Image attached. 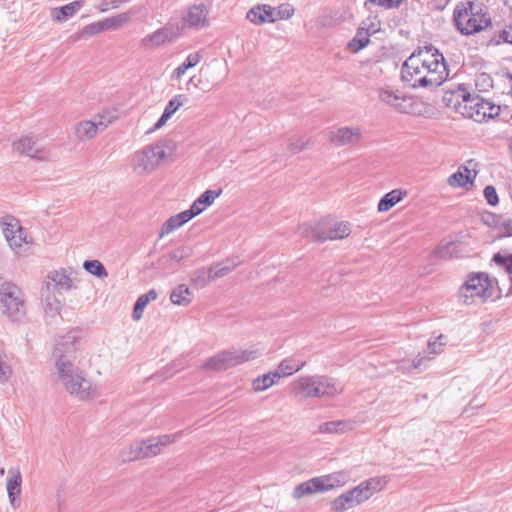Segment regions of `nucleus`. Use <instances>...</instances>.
I'll return each instance as SVG.
<instances>
[{
    "instance_id": "393cba45",
    "label": "nucleus",
    "mask_w": 512,
    "mask_h": 512,
    "mask_svg": "<svg viewBox=\"0 0 512 512\" xmlns=\"http://www.w3.org/2000/svg\"><path fill=\"white\" fill-rule=\"evenodd\" d=\"M318 390L319 396L322 397H334L343 392V386L341 383L332 377L326 375H318Z\"/></svg>"
},
{
    "instance_id": "3c124183",
    "label": "nucleus",
    "mask_w": 512,
    "mask_h": 512,
    "mask_svg": "<svg viewBox=\"0 0 512 512\" xmlns=\"http://www.w3.org/2000/svg\"><path fill=\"white\" fill-rule=\"evenodd\" d=\"M232 266H214V267H210V278H212V280H215L217 278H221V277H224L225 275H227L229 272H231L232 270Z\"/></svg>"
},
{
    "instance_id": "774afa93",
    "label": "nucleus",
    "mask_w": 512,
    "mask_h": 512,
    "mask_svg": "<svg viewBox=\"0 0 512 512\" xmlns=\"http://www.w3.org/2000/svg\"><path fill=\"white\" fill-rule=\"evenodd\" d=\"M507 228H508L509 234L512 235V221H509L507 223Z\"/></svg>"
},
{
    "instance_id": "a18cd8bd",
    "label": "nucleus",
    "mask_w": 512,
    "mask_h": 512,
    "mask_svg": "<svg viewBox=\"0 0 512 512\" xmlns=\"http://www.w3.org/2000/svg\"><path fill=\"white\" fill-rule=\"evenodd\" d=\"M273 385V380L270 379V376L267 374H263L252 382V387L254 391L261 392L268 388H270Z\"/></svg>"
},
{
    "instance_id": "6e6552de",
    "label": "nucleus",
    "mask_w": 512,
    "mask_h": 512,
    "mask_svg": "<svg viewBox=\"0 0 512 512\" xmlns=\"http://www.w3.org/2000/svg\"><path fill=\"white\" fill-rule=\"evenodd\" d=\"M177 438V434H172L134 442L129 448V453L123 454V459L125 461H134L142 458L154 457L159 455L163 451L164 447L174 443Z\"/></svg>"
},
{
    "instance_id": "69168bd1",
    "label": "nucleus",
    "mask_w": 512,
    "mask_h": 512,
    "mask_svg": "<svg viewBox=\"0 0 512 512\" xmlns=\"http://www.w3.org/2000/svg\"><path fill=\"white\" fill-rule=\"evenodd\" d=\"M279 13H280V15H281L280 17H281V18H285V19L290 18V17H291V15H292V11H290V10H288V9H285V10H283V11H280Z\"/></svg>"
},
{
    "instance_id": "0e129e2a",
    "label": "nucleus",
    "mask_w": 512,
    "mask_h": 512,
    "mask_svg": "<svg viewBox=\"0 0 512 512\" xmlns=\"http://www.w3.org/2000/svg\"><path fill=\"white\" fill-rule=\"evenodd\" d=\"M464 174L470 176V179H473L476 176V172L474 171V175H472V170L468 168L466 165L460 167Z\"/></svg>"
},
{
    "instance_id": "49530a36",
    "label": "nucleus",
    "mask_w": 512,
    "mask_h": 512,
    "mask_svg": "<svg viewBox=\"0 0 512 512\" xmlns=\"http://www.w3.org/2000/svg\"><path fill=\"white\" fill-rule=\"evenodd\" d=\"M192 249L188 246H180L169 252L168 257L173 261H181L191 256Z\"/></svg>"
},
{
    "instance_id": "cd10ccee",
    "label": "nucleus",
    "mask_w": 512,
    "mask_h": 512,
    "mask_svg": "<svg viewBox=\"0 0 512 512\" xmlns=\"http://www.w3.org/2000/svg\"><path fill=\"white\" fill-rule=\"evenodd\" d=\"M84 5V0H77L62 7H56L51 10V17L56 22H65L73 17Z\"/></svg>"
},
{
    "instance_id": "2eb2a0df",
    "label": "nucleus",
    "mask_w": 512,
    "mask_h": 512,
    "mask_svg": "<svg viewBox=\"0 0 512 512\" xmlns=\"http://www.w3.org/2000/svg\"><path fill=\"white\" fill-rule=\"evenodd\" d=\"M379 99L400 113H412L414 111L415 102L413 98L391 87L380 88Z\"/></svg>"
},
{
    "instance_id": "6ab92c4d",
    "label": "nucleus",
    "mask_w": 512,
    "mask_h": 512,
    "mask_svg": "<svg viewBox=\"0 0 512 512\" xmlns=\"http://www.w3.org/2000/svg\"><path fill=\"white\" fill-rule=\"evenodd\" d=\"M179 35V29L174 28L173 24L169 23L166 26L154 31L153 33L145 36L141 40V46L145 49H153L166 42H171Z\"/></svg>"
},
{
    "instance_id": "7ed1b4c3",
    "label": "nucleus",
    "mask_w": 512,
    "mask_h": 512,
    "mask_svg": "<svg viewBox=\"0 0 512 512\" xmlns=\"http://www.w3.org/2000/svg\"><path fill=\"white\" fill-rule=\"evenodd\" d=\"M456 30L464 36H472L492 26L488 8L479 1L467 0L456 5L453 11Z\"/></svg>"
},
{
    "instance_id": "c756f323",
    "label": "nucleus",
    "mask_w": 512,
    "mask_h": 512,
    "mask_svg": "<svg viewBox=\"0 0 512 512\" xmlns=\"http://www.w3.org/2000/svg\"><path fill=\"white\" fill-rule=\"evenodd\" d=\"M247 19L257 25L265 22H274L276 18L273 16V10L270 6L263 5L252 8L247 13Z\"/></svg>"
},
{
    "instance_id": "a878e982",
    "label": "nucleus",
    "mask_w": 512,
    "mask_h": 512,
    "mask_svg": "<svg viewBox=\"0 0 512 512\" xmlns=\"http://www.w3.org/2000/svg\"><path fill=\"white\" fill-rule=\"evenodd\" d=\"M322 491L327 492L335 488L343 487L350 480V474L346 471H337L318 477Z\"/></svg>"
},
{
    "instance_id": "37998d69",
    "label": "nucleus",
    "mask_w": 512,
    "mask_h": 512,
    "mask_svg": "<svg viewBox=\"0 0 512 512\" xmlns=\"http://www.w3.org/2000/svg\"><path fill=\"white\" fill-rule=\"evenodd\" d=\"M12 375V368L6 361V354L0 350V383H6Z\"/></svg>"
},
{
    "instance_id": "a19ab883",
    "label": "nucleus",
    "mask_w": 512,
    "mask_h": 512,
    "mask_svg": "<svg viewBox=\"0 0 512 512\" xmlns=\"http://www.w3.org/2000/svg\"><path fill=\"white\" fill-rule=\"evenodd\" d=\"M468 183H473V179H470V176L464 174L461 168L458 169L457 172L453 173L448 178V184L451 187H464Z\"/></svg>"
},
{
    "instance_id": "864d4df0",
    "label": "nucleus",
    "mask_w": 512,
    "mask_h": 512,
    "mask_svg": "<svg viewBox=\"0 0 512 512\" xmlns=\"http://www.w3.org/2000/svg\"><path fill=\"white\" fill-rule=\"evenodd\" d=\"M484 196L490 205H496L499 202L496 189L493 186H486L484 189Z\"/></svg>"
},
{
    "instance_id": "c85d7f7f",
    "label": "nucleus",
    "mask_w": 512,
    "mask_h": 512,
    "mask_svg": "<svg viewBox=\"0 0 512 512\" xmlns=\"http://www.w3.org/2000/svg\"><path fill=\"white\" fill-rule=\"evenodd\" d=\"M408 192L403 189H394L386 193L378 202L377 210L379 212H387L403 200Z\"/></svg>"
},
{
    "instance_id": "c9c22d12",
    "label": "nucleus",
    "mask_w": 512,
    "mask_h": 512,
    "mask_svg": "<svg viewBox=\"0 0 512 512\" xmlns=\"http://www.w3.org/2000/svg\"><path fill=\"white\" fill-rule=\"evenodd\" d=\"M170 300L175 305L186 306L191 302V291L185 284H180L171 291Z\"/></svg>"
},
{
    "instance_id": "7c9ffc66",
    "label": "nucleus",
    "mask_w": 512,
    "mask_h": 512,
    "mask_svg": "<svg viewBox=\"0 0 512 512\" xmlns=\"http://www.w3.org/2000/svg\"><path fill=\"white\" fill-rule=\"evenodd\" d=\"M323 492L318 477L311 478L299 485L293 490V497L301 499L302 497L312 495L314 493Z\"/></svg>"
},
{
    "instance_id": "052dcab7",
    "label": "nucleus",
    "mask_w": 512,
    "mask_h": 512,
    "mask_svg": "<svg viewBox=\"0 0 512 512\" xmlns=\"http://www.w3.org/2000/svg\"><path fill=\"white\" fill-rule=\"evenodd\" d=\"M171 117H172V115L170 113L164 111L163 114L161 115V117L155 123L154 129L157 130V129H160L161 127H163Z\"/></svg>"
},
{
    "instance_id": "f8f14e48",
    "label": "nucleus",
    "mask_w": 512,
    "mask_h": 512,
    "mask_svg": "<svg viewBox=\"0 0 512 512\" xmlns=\"http://www.w3.org/2000/svg\"><path fill=\"white\" fill-rule=\"evenodd\" d=\"M3 232L10 248L16 254H22L26 251V247L30 248L34 243L31 234L20 226L15 219L4 223Z\"/></svg>"
},
{
    "instance_id": "e2e57ef3",
    "label": "nucleus",
    "mask_w": 512,
    "mask_h": 512,
    "mask_svg": "<svg viewBox=\"0 0 512 512\" xmlns=\"http://www.w3.org/2000/svg\"><path fill=\"white\" fill-rule=\"evenodd\" d=\"M146 297L147 301L151 302L157 298V292L154 289H151L146 294H143Z\"/></svg>"
},
{
    "instance_id": "680f3d73",
    "label": "nucleus",
    "mask_w": 512,
    "mask_h": 512,
    "mask_svg": "<svg viewBox=\"0 0 512 512\" xmlns=\"http://www.w3.org/2000/svg\"><path fill=\"white\" fill-rule=\"evenodd\" d=\"M270 376V379L273 380V385L276 384L282 377H284L280 372L279 369L276 368L274 371H270L266 373Z\"/></svg>"
},
{
    "instance_id": "9d476101",
    "label": "nucleus",
    "mask_w": 512,
    "mask_h": 512,
    "mask_svg": "<svg viewBox=\"0 0 512 512\" xmlns=\"http://www.w3.org/2000/svg\"><path fill=\"white\" fill-rule=\"evenodd\" d=\"M134 11L130 10L127 12L120 13L113 17L106 18L101 21H97L85 26L81 31L74 34L71 38L73 41H78L82 38H87L103 31L116 30L130 22Z\"/></svg>"
},
{
    "instance_id": "58836bf2",
    "label": "nucleus",
    "mask_w": 512,
    "mask_h": 512,
    "mask_svg": "<svg viewBox=\"0 0 512 512\" xmlns=\"http://www.w3.org/2000/svg\"><path fill=\"white\" fill-rule=\"evenodd\" d=\"M456 253V246L454 242H447L439 245L433 251V256L439 259H451Z\"/></svg>"
},
{
    "instance_id": "338daca9",
    "label": "nucleus",
    "mask_w": 512,
    "mask_h": 512,
    "mask_svg": "<svg viewBox=\"0 0 512 512\" xmlns=\"http://www.w3.org/2000/svg\"><path fill=\"white\" fill-rule=\"evenodd\" d=\"M424 358H425V357H420V358L416 359V360L413 362L412 368H414V369L418 368V367L421 365V363H422V361H423V359H424Z\"/></svg>"
},
{
    "instance_id": "8fccbe9b",
    "label": "nucleus",
    "mask_w": 512,
    "mask_h": 512,
    "mask_svg": "<svg viewBox=\"0 0 512 512\" xmlns=\"http://www.w3.org/2000/svg\"><path fill=\"white\" fill-rule=\"evenodd\" d=\"M446 345V338L443 335H439L434 341L428 342L429 354H439L443 347Z\"/></svg>"
},
{
    "instance_id": "603ef678",
    "label": "nucleus",
    "mask_w": 512,
    "mask_h": 512,
    "mask_svg": "<svg viewBox=\"0 0 512 512\" xmlns=\"http://www.w3.org/2000/svg\"><path fill=\"white\" fill-rule=\"evenodd\" d=\"M183 98V95H178V96H175L173 99H171L167 105L165 106V109L164 111L170 113L171 115H173L178 109L179 107L182 106V101L181 99Z\"/></svg>"
},
{
    "instance_id": "4468645a",
    "label": "nucleus",
    "mask_w": 512,
    "mask_h": 512,
    "mask_svg": "<svg viewBox=\"0 0 512 512\" xmlns=\"http://www.w3.org/2000/svg\"><path fill=\"white\" fill-rule=\"evenodd\" d=\"M111 122V118L104 114H97L90 120H82L74 126L75 137L80 142L92 140L103 132Z\"/></svg>"
},
{
    "instance_id": "412c9836",
    "label": "nucleus",
    "mask_w": 512,
    "mask_h": 512,
    "mask_svg": "<svg viewBox=\"0 0 512 512\" xmlns=\"http://www.w3.org/2000/svg\"><path fill=\"white\" fill-rule=\"evenodd\" d=\"M362 136L359 127H341L331 133L330 141L336 146L356 144Z\"/></svg>"
},
{
    "instance_id": "423d86ee",
    "label": "nucleus",
    "mask_w": 512,
    "mask_h": 512,
    "mask_svg": "<svg viewBox=\"0 0 512 512\" xmlns=\"http://www.w3.org/2000/svg\"><path fill=\"white\" fill-rule=\"evenodd\" d=\"M494 281L486 273L470 275L459 291V299L465 305L483 303L493 296Z\"/></svg>"
},
{
    "instance_id": "ddd939ff",
    "label": "nucleus",
    "mask_w": 512,
    "mask_h": 512,
    "mask_svg": "<svg viewBox=\"0 0 512 512\" xmlns=\"http://www.w3.org/2000/svg\"><path fill=\"white\" fill-rule=\"evenodd\" d=\"M301 234L307 238H310L315 242H324L326 240H337L347 237L350 232V226L346 222H339L330 227L327 231L321 229L320 224L316 226L303 225L301 228Z\"/></svg>"
},
{
    "instance_id": "1a4fd4ad",
    "label": "nucleus",
    "mask_w": 512,
    "mask_h": 512,
    "mask_svg": "<svg viewBox=\"0 0 512 512\" xmlns=\"http://www.w3.org/2000/svg\"><path fill=\"white\" fill-rule=\"evenodd\" d=\"M0 311L12 320H19L25 314L23 293L12 283L0 285Z\"/></svg>"
},
{
    "instance_id": "f03ea898",
    "label": "nucleus",
    "mask_w": 512,
    "mask_h": 512,
    "mask_svg": "<svg viewBox=\"0 0 512 512\" xmlns=\"http://www.w3.org/2000/svg\"><path fill=\"white\" fill-rule=\"evenodd\" d=\"M54 375L57 381L74 398L81 401L96 399L100 396L97 385H94L86 373L75 362H63L54 364Z\"/></svg>"
},
{
    "instance_id": "bf43d9fd",
    "label": "nucleus",
    "mask_w": 512,
    "mask_h": 512,
    "mask_svg": "<svg viewBox=\"0 0 512 512\" xmlns=\"http://www.w3.org/2000/svg\"><path fill=\"white\" fill-rule=\"evenodd\" d=\"M171 117H172V115L170 113L164 111L163 114L161 115V117L155 123L154 129L157 130V129H160L161 127H163Z\"/></svg>"
},
{
    "instance_id": "f704fd0d",
    "label": "nucleus",
    "mask_w": 512,
    "mask_h": 512,
    "mask_svg": "<svg viewBox=\"0 0 512 512\" xmlns=\"http://www.w3.org/2000/svg\"><path fill=\"white\" fill-rule=\"evenodd\" d=\"M351 429H353V423L348 420L330 421L319 426L321 433H344Z\"/></svg>"
},
{
    "instance_id": "aec40b11",
    "label": "nucleus",
    "mask_w": 512,
    "mask_h": 512,
    "mask_svg": "<svg viewBox=\"0 0 512 512\" xmlns=\"http://www.w3.org/2000/svg\"><path fill=\"white\" fill-rule=\"evenodd\" d=\"M317 380L318 375L299 377L290 384L291 391L300 399L318 398Z\"/></svg>"
},
{
    "instance_id": "9b49d317",
    "label": "nucleus",
    "mask_w": 512,
    "mask_h": 512,
    "mask_svg": "<svg viewBox=\"0 0 512 512\" xmlns=\"http://www.w3.org/2000/svg\"><path fill=\"white\" fill-rule=\"evenodd\" d=\"M81 345V335L78 330H71L65 335L61 336L57 341L53 351V361L59 363L75 362L76 353Z\"/></svg>"
},
{
    "instance_id": "72a5a7b5",
    "label": "nucleus",
    "mask_w": 512,
    "mask_h": 512,
    "mask_svg": "<svg viewBox=\"0 0 512 512\" xmlns=\"http://www.w3.org/2000/svg\"><path fill=\"white\" fill-rule=\"evenodd\" d=\"M305 364V361H301L295 358H285L279 363L277 368L284 377H289L301 370Z\"/></svg>"
},
{
    "instance_id": "4c0bfd02",
    "label": "nucleus",
    "mask_w": 512,
    "mask_h": 512,
    "mask_svg": "<svg viewBox=\"0 0 512 512\" xmlns=\"http://www.w3.org/2000/svg\"><path fill=\"white\" fill-rule=\"evenodd\" d=\"M83 268L88 273L99 278H106L108 276L104 265L98 260H86L83 264Z\"/></svg>"
},
{
    "instance_id": "09e8293b",
    "label": "nucleus",
    "mask_w": 512,
    "mask_h": 512,
    "mask_svg": "<svg viewBox=\"0 0 512 512\" xmlns=\"http://www.w3.org/2000/svg\"><path fill=\"white\" fill-rule=\"evenodd\" d=\"M309 146V140L304 137L291 139L289 143V150L293 154L300 153Z\"/></svg>"
},
{
    "instance_id": "13d9d810",
    "label": "nucleus",
    "mask_w": 512,
    "mask_h": 512,
    "mask_svg": "<svg viewBox=\"0 0 512 512\" xmlns=\"http://www.w3.org/2000/svg\"><path fill=\"white\" fill-rule=\"evenodd\" d=\"M171 117H172V115L170 113L164 111L163 114L161 115V117L155 123L154 129L157 130V129H160L161 127H163Z\"/></svg>"
},
{
    "instance_id": "4d7b16f0",
    "label": "nucleus",
    "mask_w": 512,
    "mask_h": 512,
    "mask_svg": "<svg viewBox=\"0 0 512 512\" xmlns=\"http://www.w3.org/2000/svg\"><path fill=\"white\" fill-rule=\"evenodd\" d=\"M499 38L505 43L512 44V24L500 31Z\"/></svg>"
},
{
    "instance_id": "0eeeda50",
    "label": "nucleus",
    "mask_w": 512,
    "mask_h": 512,
    "mask_svg": "<svg viewBox=\"0 0 512 512\" xmlns=\"http://www.w3.org/2000/svg\"><path fill=\"white\" fill-rule=\"evenodd\" d=\"M260 352L257 349H230L222 351L209 359H207L202 367L206 370H225L230 367L245 363L250 360H254L260 356Z\"/></svg>"
},
{
    "instance_id": "bb28decb",
    "label": "nucleus",
    "mask_w": 512,
    "mask_h": 512,
    "mask_svg": "<svg viewBox=\"0 0 512 512\" xmlns=\"http://www.w3.org/2000/svg\"><path fill=\"white\" fill-rule=\"evenodd\" d=\"M192 218L194 217L190 214L188 209L169 217L161 227L160 237L171 234L173 231L179 229Z\"/></svg>"
},
{
    "instance_id": "dca6fc26",
    "label": "nucleus",
    "mask_w": 512,
    "mask_h": 512,
    "mask_svg": "<svg viewBox=\"0 0 512 512\" xmlns=\"http://www.w3.org/2000/svg\"><path fill=\"white\" fill-rule=\"evenodd\" d=\"M209 7L203 2L187 7L182 14V27L202 29L208 25Z\"/></svg>"
},
{
    "instance_id": "5701e85b",
    "label": "nucleus",
    "mask_w": 512,
    "mask_h": 512,
    "mask_svg": "<svg viewBox=\"0 0 512 512\" xmlns=\"http://www.w3.org/2000/svg\"><path fill=\"white\" fill-rule=\"evenodd\" d=\"M221 194V188L217 190H206L191 204L188 211L193 217L198 216L211 206Z\"/></svg>"
},
{
    "instance_id": "473e14b6",
    "label": "nucleus",
    "mask_w": 512,
    "mask_h": 512,
    "mask_svg": "<svg viewBox=\"0 0 512 512\" xmlns=\"http://www.w3.org/2000/svg\"><path fill=\"white\" fill-rule=\"evenodd\" d=\"M358 504L354 500V496L350 490L342 493L331 502V510L333 512H345Z\"/></svg>"
},
{
    "instance_id": "6e6d98bb",
    "label": "nucleus",
    "mask_w": 512,
    "mask_h": 512,
    "mask_svg": "<svg viewBox=\"0 0 512 512\" xmlns=\"http://www.w3.org/2000/svg\"><path fill=\"white\" fill-rule=\"evenodd\" d=\"M119 5H120V2L117 1V0H113V1L103 0L98 5V9H99L100 12H106V11H108L111 8L112 9L118 8Z\"/></svg>"
},
{
    "instance_id": "de8ad7c7",
    "label": "nucleus",
    "mask_w": 512,
    "mask_h": 512,
    "mask_svg": "<svg viewBox=\"0 0 512 512\" xmlns=\"http://www.w3.org/2000/svg\"><path fill=\"white\" fill-rule=\"evenodd\" d=\"M149 301H147L146 297L144 295H140L134 305V309L132 312V318L135 321H139L143 316V311L145 307L148 305Z\"/></svg>"
},
{
    "instance_id": "39448f33",
    "label": "nucleus",
    "mask_w": 512,
    "mask_h": 512,
    "mask_svg": "<svg viewBox=\"0 0 512 512\" xmlns=\"http://www.w3.org/2000/svg\"><path fill=\"white\" fill-rule=\"evenodd\" d=\"M171 152V143L167 141L146 145L131 155V167L137 175H150L170 156Z\"/></svg>"
},
{
    "instance_id": "e433bc0d",
    "label": "nucleus",
    "mask_w": 512,
    "mask_h": 512,
    "mask_svg": "<svg viewBox=\"0 0 512 512\" xmlns=\"http://www.w3.org/2000/svg\"><path fill=\"white\" fill-rule=\"evenodd\" d=\"M369 36H370V34H369L368 30H366L364 27H360L357 30L355 37L349 41V43H348L349 49L352 52L356 53L359 50H361L362 48L366 47L368 45V43L370 42Z\"/></svg>"
},
{
    "instance_id": "f3484780",
    "label": "nucleus",
    "mask_w": 512,
    "mask_h": 512,
    "mask_svg": "<svg viewBox=\"0 0 512 512\" xmlns=\"http://www.w3.org/2000/svg\"><path fill=\"white\" fill-rule=\"evenodd\" d=\"M386 484L387 480L385 477L376 476L362 481L359 485L350 489V491L356 503L360 505L369 500L375 493L380 492Z\"/></svg>"
},
{
    "instance_id": "ea45409f",
    "label": "nucleus",
    "mask_w": 512,
    "mask_h": 512,
    "mask_svg": "<svg viewBox=\"0 0 512 512\" xmlns=\"http://www.w3.org/2000/svg\"><path fill=\"white\" fill-rule=\"evenodd\" d=\"M61 302L54 295H47L44 300V311L47 316L55 317L60 313Z\"/></svg>"
},
{
    "instance_id": "5fc2aeb1",
    "label": "nucleus",
    "mask_w": 512,
    "mask_h": 512,
    "mask_svg": "<svg viewBox=\"0 0 512 512\" xmlns=\"http://www.w3.org/2000/svg\"><path fill=\"white\" fill-rule=\"evenodd\" d=\"M371 3L377 4L386 9L397 8L403 0H368Z\"/></svg>"
},
{
    "instance_id": "a211bd4d",
    "label": "nucleus",
    "mask_w": 512,
    "mask_h": 512,
    "mask_svg": "<svg viewBox=\"0 0 512 512\" xmlns=\"http://www.w3.org/2000/svg\"><path fill=\"white\" fill-rule=\"evenodd\" d=\"M14 151L38 160H47L50 157L49 151L41 147L37 140L31 136H24L13 143Z\"/></svg>"
},
{
    "instance_id": "2f4dec72",
    "label": "nucleus",
    "mask_w": 512,
    "mask_h": 512,
    "mask_svg": "<svg viewBox=\"0 0 512 512\" xmlns=\"http://www.w3.org/2000/svg\"><path fill=\"white\" fill-rule=\"evenodd\" d=\"M202 59L199 52L190 53L185 61L180 64L171 74L172 81H179L187 72L188 69L195 67Z\"/></svg>"
},
{
    "instance_id": "b1692460",
    "label": "nucleus",
    "mask_w": 512,
    "mask_h": 512,
    "mask_svg": "<svg viewBox=\"0 0 512 512\" xmlns=\"http://www.w3.org/2000/svg\"><path fill=\"white\" fill-rule=\"evenodd\" d=\"M21 484L22 475L20 470L10 469L6 489L8 493L9 502L14 508H17L20 505V501L17 499V496L21 494Z\"/></svg>"
},
{
    "instance_id": "79ce46f5",
    "label": "nucleus",
    "mask_w": 512,
    "mask_h": 512,
    "mask_svg": "<svg viewBox=\"0 0 512 512\" xmlns=\"http://www.w3.org/2000/svg\"><path fill=\"white\" fill-rule=\"evenodd\" d=\"M191 281L199 287L206 286L209 282L213 281L212 278H210V269H198L194 271L191 276Z\"/></svg>"
},
{
    "instance_id": "20e7f679",
    "label": "nucleus",
    "mask_w": 512,
    "mask_h": 512,
    "mask_svg": "<svg viewBox=\"0 0 512 512\" xmlns=\"http://www.w3.org/2000/svg\"><path fill=\"white\" fill-rule=\"evenodd\" d=\"M444 100L448 101V105H451L455 100L453 108L464 117L471 118L476 122L493 118L500 112V107L493 102L482 98L480 95H471L461 87L455 92L446 93Z\"/></svg>"
},
{
    "instance_id": "f257e3e1",
    "label": "nucleus",
    "mask_w": 512,
    "mask_h": 512,
    "mask_svg": "<svg viewBox=\"0 0 512 512\" xmlns=\"http://www.w3.org/2000/svg\"><path fill=\"white\" fill-rule=\"evenodd\" d=\"M448 75L443 54L432 45L414 51L401 67L402 81L414 89L438 87Z\"/></svg>"
},
{
    "instance_id": "c03bdc74",
    "label": "nucleus",
    "mask_w": 512,
    "mask_h": 512,
    "mask_svg": "<svg viewBox=\"0 0 512 512\" xmlns=\"http://www.w3.org/2000/svg\"><path fill=\"white\" fill-rule=\"evenodd\" d=\"M497 265L505 268L506 272L512 276V253L503 255L496 253L492 259Z\"/></svg>"
},
{
    "instance_id": "4be33fe9",
    "label": "nucleus",
    "mask_w": 512,
    "mask_h": 512,
    "mask_svg": "<svg viewBox=\"0 0 512 512\" xmlns=\"http://www.w3.org/2000/svg\"><path fill=\"white\" fill-rule=\"evenodd\" d=\"M48 291H68L72 288V279L64 270L50 271L45 280Z\"/></svg>"
}]
</instances>
